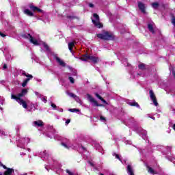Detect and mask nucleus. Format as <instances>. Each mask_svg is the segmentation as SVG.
Instances as JSON below:
<instances>
[{
    "label": "nucleus",
    "mask_w": 175,
    "mask_h": 175,
    "mask_svg": "<svg viewBox=\"0 0 175 175\" xmlns=\"http://www.w3.org/2000/svg\"><path fill=\"white\" fill-rule=\"evenodd\" d=\"M96 36L102 40H114V35L109 31H105L103 33H98Z\"/></svg>",
    "instance_id": "obj_1"
},
{
    "label": "nucleus",
    "mask_w": 175,
    "mask_h": 175,
    "mask_svg": "<svg viewBox=\"0 0 175 175\" xmlns=\"http://www.w3.org/2000/svg\"><path fill=\"white\" fill-rule=\"evenodd\" d=\"M27 93H28V90L27 89H23L21 92L18 94L17 96L14 94H12L11 99H15L16 102H18V99H21V98H23V96H25Z\"/></svg>",
    "instance_id": "obj_2"
},
{
    "label": "nucleus",
    "mask_w": 175,
    "mask_h": 175,
    "mask_svg": "<svg viewBox=\"0 0 175 175\" xmlns=\"http://www.w3.org/2000/svg\"><path fill=\"white\" fill-rule=\"evenodd\" d=\"M23 37L25 38V39H29V42L34 44V46H39L40 44L38 40L33 38V37H32V36L30 33L24 34Z\"/></svg>",
    "instance_id": "obj_3"
},
{
    "label": "nucleus",
    "mask_w": 175,
    "mask_h": 175,
    "mask_svg": "<svg viewBox=\"0 0 175 175\" xmlns=\"http://www.w3.org/2000/svg\"><path fill=\"white\" fill-rule=\"evenodd\" d=\"M88 99L89 101H90L92 103H94L93 106H96V107H103V104H99L95 98L92 97V96L90 94H87Z\"/></svg>",
    "instance_id": "obj_4"
},
{
    "label": "nucleus",
    "mask_w": 175,
    "mask_h": 175,
    "mask_svg": "<svg viewBox=\"0 0 175 175\" xmlns=\"http://www.w3.org/2000/svg\"><path fill=\"white\" fill-rule=\"evenodd\" d=\"M149 94L150 96V99L153 102L154 106H158V101L157 100V96H155V94H154V92L152 90H150Z\"/></svg>",
    "instance_id": "obj_5"
},
{
    "label": "nucleus",
    "mask_w": 175,
    "mask_h": 175,
    "mask_svg": "<svg viewBox=\"0 0 175 175\" xmlns=\"http://www.w3.org/2000/svg\"><path fill=\"white\" fill-rule=\"evenodd\" d=\"M137 5L140 12L144 14H146V5L142 1H137Z\"/></svg>",
    "instance_id": "obj_6"
},
{
    "label": "nucleus",
    "mask_w": 175,
    "mask_h": 175,
    "mask_svg": "<svg viewBox=\"0 0 175 175\" xmlns=\"http://www.w3.org/2000/svg\"><path fill=\"white\" fill-rule=\"evenodd\" d=\"M29 9L32 10V12H38V13H43V10L33 5V4L29 5Z\"/></svg>",
    "instance_id": "obj_7"
},
{
    "label": "nucleus",
    "mask_w": 175,
    "mask_h": 175,
    "mask_svg": "<svg viewBox=\"0 0 175 175\" xmlns=\"http://www.w3.org/2000/svg\"><path fill=\"white\" fill-rule=\"evenodd\" d=\"M18 102L21 106H23V109H28V104H27V102L24 100L23 98L18 99Z\"/></svg>",
    "instance_id": "obj_8"
},
{
    "label": "nucleus",
    "mask_w": 175,
    "mask_h": 175,
    "mask_svg": "<svg viewBox=\"0 0 175 175\" xmlns=\"http://www.w3.org/2000/svg\"><path fill=\"white\" fill-rule=\"evenodd\" d=\"M4 169L6 170L4 172V175H12L14 173V169L13 168H9L7 167V168Z\"/></svg>",
    "instance_id": "obj_9"
},
{
    "label": "nucleus",
    "mask_w": 175,
    "mask_h": 175,
    "mask_svg": "<svg viewBox=\"0 0 175 175\" xmlns=\"http://www.w3.org/2000/svg\"><path fill=\"white\" fill-rule=\"evenodd\" d=\"M34 126H38L40 128H42V126H44V123H43V121L39 120L37 121L33 122Z\"/></svg>",
    "instance_id": "obj_10"
},
{
    "label": "nucleus",
    "mask_w": 175,
    "mask_h": 175,
    "mask_svg": "<svg viewBox=\"0 0 175 175\" xmlns=\"http://www.w3.org/2000/svg\"><path fill=\"white\" fill-rule=\"evenodd\" d=\"M88 58H89V59H90V61H92L93 64H98V62H99V57L90 55V57H88Z\"/></svg>",
    "instance_id": "obj_11"
},
{
    "label": "nucleus",
    "mask_w": 175,
    "mask_h": 175,
    "mask_svg": "<svg viewBox=\"0 0 175 175\" xmlns=\"http://www.w3.org/2000/svg\"><path fill=\"white\" fill-rule=\"evenodd\" d=\"M148 173L150 174H158V172H157L152 167H150L149 165H146Z\"/></svg>",
    "instance_id": "obj_12"
},
{
    "label": "nucleus",
    "mask_w": 175,
    "mask_h": 175,
    "mask_svg": "<svg viewBox=\"0 0 175 175\" xmlns=\"http://www.w3.org/2000/svg\"><path fill=\"white\" fill-rule=\"evenodd\" d=\"M67 95H68V96H70L71 98H74V99H75L76 102L79 103L80 101V98H79V96H77L76 94H75L73 93L68 92Z\"/></svg>",
    "instance_id": "obj_13"
},
{
    "label": "nucleus",
    "mask_w": 175,
    "mask_h": 175,
    "mask_svg": "<svg viewBox=\"0 0 175 175\" xmlns=\"http://www.w3.org/2000/svg\"><path fill=\"white\" fill-rule=\"evenodd\" d=\"M55 59L61 66H63L64 68L66 66V64L64 61L61 60L59 57H55Z\"/></svg>",
    "instance_id": "obj_14"
},
{
    "label": "nucleus",
    "mask_w": 175,
    "mask_h": 175,
    "mask_svg": "<svg viewBox=\"0 0 175 175\" xmlns=\"http://www.w3.org/2000/svg\"><path fill=\"white\" fill-rule=\"evenodd\" d=\"M92 21L95 27H97V28H102V27H103V25H102L99 21L92 20Z\"/></svg>",
    "instance_id": "obj_15"
},
{
    "label": "nucleus",
    "mask_w": 175,
    "mask_h": 175,
    "mask_svg": "<svg viewBox=\"0 0 175 175\" xmlns=\"http://www.w3.org/2000/svg\"><path fill=\"white\" fill-rule=\"evenodd\" d=\"M127 173L129 175H135V173H133V170L132 169V166L131 165H127Z\"/></svg>",
    "instance_id": "obj_16"
},
{
    "label": "nucleus",
    "mask_w": 175,
    "mask_h": 175,
    "mask_svg": "<svg viewBox=\"0 0 175 175\" xmlns=\"http://www.w3.org/2000/svg\"><path fill=\"white\" fill-rule=\"evenodd\" d=\"M148 29L151 32V33H155V30L154 29V26H152V24H148Z\"/></svg>",
    "instance_id": "obj_17"
},
{
    "label": "nucleus",
    "mask_w": 175,
    "mask_h": 175,
    "mask_svg": "<svg viewBox=\"0 0 175 175\" xmlns=\"http://www.w3.org/2000/svg\"><path fill=\"white\" fill-rule=\"evenodd\" d=\"M24 12L29 17H33V12H31V10H29V9L25 10Z\"/></svg>",
    "instance_id": "obj_18"
},
{
    "label": "nucleus",
    "mask_w": 175,
    "mask_h": 175,
    "mask_svg": "<svg viewBox=\"0 0 175 175\" xmlns=\"http://www.w3.org/2000/svg\"><path fill=\"white\" fill-rule=\"evenodd\" d=\"M68 46L70 53H73V46H75V42H69Z\"/></svg>",
    "instance_id": "obj_19"
},
{
    "label": "nucleus",
    "mask_w": 175,
    "mask_h": 175,
    "mask_svg": "<svg viewBox=\"0 0 175 175\" xmlns=\"http://www.w3.org/2000/svg\"><path fill=\"white\" fill-rule=\"evenodd\" d=\"M138 68L141 70H146V64L144 63H142L138 65Z\"/></svg>",
    "instance_id": "obj_20"
},
{
    "label": "nucleus",
    "mask_w": 175,
    "mask_h": 175,
    "mask_svg": "<svg viewBox=\"0 0 175 175\" xmlns=\"http://www.w3.org/2000/svg\"><path fill=\"white\" fill-rule=\"evenodd\" d=\"M88 57H90V55H88V54H85L82 56V57H81V61H88V59H90V58H88Z\"/></svg>",
    "instance_id": "obj_21"
},
{
    "label": "nucleus",
    "mask_w": 175,
    "mask_h": 175,
    "mask_svg": "<svg viewBox=\"0 0 175 175\" xmlns=\"http://www.w3.org/2000/svg\"><path fill=\"white\" fill-rule=\"evenodd\" d=\"M152 6L153 9H158V8L159 7V3H158V2L152 3Z\"/></svg>",
    "instance_id": "obj_22"
},
{
    "label": "nucleus",
    "mask_w": 175,
    "mask_h": 175,
    "mask_svg": "<svg viewBox=\"0 0 175 175\" xmlns=\"http://www.w3.org/2000/svg\"><path fill=\"white\" fill-rule=\"evenodd\" d=\"M130 106H135V107H140V105H139V103H136L135 101L129 103Z\"/></svg>",
    "instance_id": "obj_23"
},
{
    "label": "nucleus",
    "mask_w": 175,
    "mask_h": 175,
    "mask_svg": "<svg viewBox=\"0 0 175 175\" xmlns=\"http://www.w3.org/2000/svg\"><path fill=\"white\" fill-rule=\"evenodd\" d=\"M28 81H29V79H26L22 83V87H26L27 84H28Z\"/></svg>",
    "instance_id": "obj_24"
},
{
    "label": "nucleus",
    "mask_w": 175,
    "mask_h": 175,
    "mask_svg": "<svg viewBox=\"0 0 175 175\" xmlns=\"http://www.w3.org/2000/svg\"><path fill=\"white\" fill-rule=\"evenodd\" d=\"M66 18H69L71 20H79V17L75 16H67Z\"/></svg>",
    "instance_id": "obj_25"
},
{
    "label": "nucleus",
    "mask_w": 175,
    "mask_h": 175,
    "mask_svg": "<svg viewBox=\"0 0 175 175\" xmlns=\"http://www.w3.org/2000/svg\"><path fill=\"white\" fill-rule=\"evenodd\" d=\"M113 156L115 157L116 159H118V161H120V162H122V159H121V157H120V155H118V154L113 153Z\"/></svg>",
    "instance_id": "obj_26"
},
{
    "label": "nucleus",
    "mask_w": 175,
    "mask_h": 175,
    "mask_svg": "<svg viewBox=\"0 0 175 175\" xmlns=\"http://www.w3.org/2000/svg\"><path fill=\"white\" fill-rule=\"evenodd\" d=\"M43 46H44V49H45V50H46V51H50V47L46 42L43 43Z\"/></svg>",
    "instance_id": "obj_27"
},
{
    "label": "nucleus",
    "mask_w": 175,
    "mask_h": 175,
    "mask_svg": "<svg viewBox=\"0 0 175 175\" xmlns=\"http://www.w3.org/2000/svg\"><path fill=\"white\" fill-rule=\"evenodd\" d=\"M68 111H70L71 113H75V111H76V112H79V111H80V109H76V108H74V109H68Z\"/></svg>",
    "instance_id": "obj_28"
},
{
    "label": "nucleus",
    "mask_w": 175,
    "mask_h": 175,
    "mask_svg": "<svg viewBox=\"0 0 175 175\" xmlns=\"http://www.w3.org/2000/svg\"><path fill=\"white\" fill-rule=\"evenodd\" d=\"M93 17L96 19V21H99V15H98V14H93Z\"/></svg>",
    "instance_id": "obj_29"
},
{
    "label": "nucleus",
    "mask_w": 175,
    "mask_h": 175,
    "mask_svg": "<svg viewBox=\"0 0 175 175\" xmlns=\"http://www.w3.org/2000/svg\"><path fill=\"white\" fill-rule=\"evenodd\" d=\"M68 79L70 80V82L72 83V84H75V79L72 77H69Z\"/></svg>",
    "instance_id": "obj_30"
},
{
    "label": "nucleus",
    "mask_w": 175,
    "mask_h": 175,
    "mask_svg": "<svg viewBox=\"0 0 175 175\" xmlns=\"http://www.w3.org/2000/svg\"><path fill=\"white\" fill-rule=\"evenodd\" d=\"M26 77H27V79H29V80H31V79H33V76L29 74H27Z\"/></svg>",
    "instance_id": "obj_31"
},
{
    "label": "nucleus",
    "mask_w": 175,
    "mask_h": 175,
    "mask_svg": "<svg viewBox=\"0 0 175 175\" xmlns=\"http://www.w3.org/2000/svg\"><path fill=\"white\" fill-rule=\"evenodd\" d=\"M62 146H63V147H64L65 148H67L68 150H69V146H68V145H66V144L62 142Z\"/></svg>",
    "instance_id": "obj_32"
},
{
    "label": "nucleus",
    "mask_w": 175,
    "mask_h": 175,
    "mask_svg": "<svg viewBox=\"0 0 175 175\" xmlns=\"http://www.w3.org/2000/svg\"><path fill=\"white\" fill-rule=\"evenodd\" d=\"M0 167H3L4 169H7L6 165H3L2 162L0 161Z\"/></svg>",
    "instance_id": "obj_33"
},
{
    "label": "nucleus",
    "mask_w": 175,
    "mask_h": 175,
    "mask_svg": "<svg viewBox=\"0 0 175 175\" xmlns=\"http://www.w3.org/2000/svg\"><path fill=\"white\" fill-rule=\"evenodd\" d=\"M66 172L68 173V175H75L73 172H70L69 170H66Z\"/></svg>",
    "instance_id": "obj_34"
},
{
    "label": "nucleus",
    "mask_w": 175,
    "mask_h": 175,
    "mask_svg": "<svg viewBox=\"0 0 175 175\" xmlns=\"http://www.w3.org/2000/svg\"><path fill=\"white\" fill-rule=\"evenodd\" d=\"M51 106L53 109H57V105L53 103H51Z\"/></svg>",
    "instance_id": "obj_35"
},
{
    "label": "nucleus",
    "mask_w": 175,
    "mask_h": 175,
    "mask_svg": "<svg viewBox=\"0 0 175 175\" xmlns=\"http://www.w3.org/2000/svg\"><path fill=\"white\" fill-rule=\"evenodd\" d=\"M6 69H8V64H4L3 66V70H5Z\"/></svg>",
    "instance_id": "obj_36"
},
{
    "label": "nucleus",
    "mask_w": 175,
    "mask_h": 175,
    "mask_svg": "<svg viewBox=\"0 0 175 175\" xmlns=\"http://www.w3.org/2000/svg\"><path fill=\"white\" fill-rule=\"evenodd\" d=\"M95 96H96V98H99L100 100L101 99V96H100V95H99V94H98V93H95Z\"/></svg>",
    "instance_id": "obj_37"
},
{
    "label": "nucleus",
    "mask_w": 175,
    "mask_h": 175,
    "mask_svg": "<svg viewBox=\"0 0 175 175\" xmlns=\"http://www.w3.org/2000/svg\"><path fill=\"white\" fill-rule=\"evenodd\" d=\"M100 100H101L103 103L107 104V102L106 101V100H105L103 97L100 98Z\"/></svg>",
    "instance_id": "obj_38"
},
{
    "label": "nucleus",
    "mask_w": 175,
    "mask_h": 175,
    "mask_svg": "<svg viewBox=\"0 0 175 175\" xmlns=\"http://www.w3.org/2000/svg\"><path fill=\"white\" fill-rule=\"evenodd\" d=\"M0 36H1V38H5V36H6V34L2 33V31H0Z\"/></svg>",
    "instance_id": "obj_39"
},
{
    "label": "nucleus",
    "mask_w": 175,
    "mask_h": 175,
    "mask_svg": "<svg viewBox=\"0 0 175 175\" xmlns=\"http://www.w3.org/2000/svg\"><path fill=\"white\" fill-rule=\"evenodd\" d=\"M100 120H101V121H106V118H105V117H103V116H100Z\"/></svg>",
    "instance_id": "obj_40"
},
{
    "label": "nucleus",
    "mask_w": 175,
    "mask_h": 175,
    "mask_svg": "<svg viewBox=\"0 0 175 175\" xmlns=\"http://www.w3.org/2000/svg\"><path fill=\"white\" fill-rule=\"evenodd\" d=\"M42 102H44V103H47V98H42Z\"/></svg>",
    "instance_id": "obj_41"
},
{
    "label": "nucleus",
    "mask_w": 175,
    "mask_h": 175,
    "mask_svg": "<svg viewBox=\"0 0 175 175\" xmlns=\"http://www.w3.org/2000/svg\"><path fill=\"white\" fill-rule=\"evenodd\" d=\"M70 119H68L66 121V124L68 125V124H70Z\"/></svg>",
    "instance_id": "obj_42"
},
{
    "label": "nucleus",
    "mask_w": 175,
    "mask_h": 175,
    "mask_svg": "<svg viewBox=\"0 0 175 175\" xmlns=\"http://www.w3.org/2000/svg\"><path fill=\"white\" fill-rule=\"evenodd\" d=\"M94 4H92V3H89V7L90 8H94Z\"/></svg>",
    "instance_id": "obj_43"
},
{
    "label": "nucleus",
    "mask_w": 175,
    "mask_h": 175,
    "mask_svg": "<svg viewBox=\"0 0 175 175\" xmlns=\"http://www.w3.org/2000/svg\"><path fill=\"white\" fill-rule=\"evenodd\" d=\"M27 72H23V73H22V75L23 76H25V77H27Z\"/></svg>",
    "instance_id": "obj_44"
},
{
    "label": "nucleus",
    "mask_w": 175,
    "mask_h": 175,
    "mask_svg": "<svg viewBox=\"0 0 175 175\" xmlns=\"http://www.w3.org/2000/svg\"><path fill=\"white\" fill-rule=\"evenodd\" d=\"M89 163H90V165L91 166H92V167H94V164L92 163V162L89 161Z\"/></svg>",
    "instance_id": "obj_45"
},
{
    "label": "nucleus",
    "mask_w": 175,
    "mask_h": 175,
    "mask_svg": "<svg viewBox=\"0 0 175 175\" xmlns=\"http://www.w3.org/2000/svg\"><path fill=\"white\" fill-rule=\"evenodd\" d=\"M59 111H61L62 113H63V112H64V109L60 108V109H59Z\"/></svg>",
    "instance_id": "obj_46"
},
{
    "label": "nucleus",
    "mask_w": 175,
    "mask_h": 175,
    "mask_svg": "<svg viewBox=\"0 0 175 175\" xmlns=\"http://www.w3.org/2000/svg\"><path fill=\"white\" fill-rule=\"evenodd\" d=\"M150 118H152V120H155V117H154V116H151V117H150Z\"/></svg>",
    "instance_id": "obj_47"
},
{
    "label": "nucleus",
    "mask_w": 175,
    "mask_h": 175,
    "mask_svg": "<svg viewBox=\"0 0 175 175\" xmlns=\"http://www.w3.org/2000/svg\"><path fill=\"white\" fill-rule=\"evenodd\" d=\"M0 133H1V135H5V132L3 131H0Z\"/></svg>",
    "instance_id": "obj_48"
},
{
    "label": "nucleus",
    "mask_w": 175,
    "mask_h": 175,
    "mask_svg": "<svg viewBox=\"0 0 175 175\" xmlns=\"http://www.w3.org/2000/svg\"><path fill=\"white\" fill-rule=\"evenodd\" d=\"M83 150H85V148L84 146H82Z\"/></svg>",
    "instance_id": "obj_49"
},
{
    "label": "nucleus",
    "mask_w": 175,
    "mask_h": 175,
    "mask_svg": "<svg viewBox=\"0 0 175 175\" xmlns=\"http://www.w3.org/2000/svg\"><path fill=\"white\" fill-rule=\"evenodd\" d=\"M100 175H105V174H100Z\"/></svg>",
    "instance_id": "obj_50"
}]
</instances>
